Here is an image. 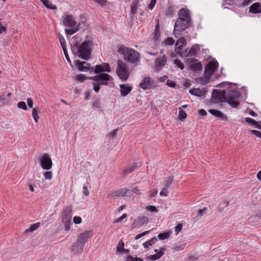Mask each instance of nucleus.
<instances>
[{"mask_svg": "<svg viewBox=\"0 0 261 261\" xmlns=\"http://www.w3.org/2000/svg\"><path fill=\"white\" fill-rule=\"evenodd\" d=\"M95 3L100 5L101 6H104L107 5L108 1L107 0H92Z\"/></svg>", "mask_w": 261, "mask_h": 261, "instance_id": "09e8293b", "label": "nucleus"}, {"mask_svg": "<svg viewBox=\"0 0 261 261\" xmlns=\"http://www.w3.org/2000/svg\"><path fill=\"white\" fill-rule=\"evenodd\" d=\"M139 3V0L134 1L131 5V13L133 15L137 13V7Z\"/></svg>", "mask_w": 261, "mask_h": 261, "instance_id": "bb28decb", "label": "nucleus"}, {"mask_svg": "<svg viewBox=\"0 0 261 261\" xmlns=\"http://www.w3.org/2000/svg\"><path fill=\"white\" fill-rule=\"evenodd\" d=\"M9 98H7L4 93L0 95V107H3L8 105L9 103Z\"/></svg>", "mask_w": 261, "mask_h": 261, "instance_id": "c85d7f7f", "label": "nucleus"}, {"mask_svg": "<svg viewBox=\"0 0 261 261\" xmlns=\"http://www.w3.org/2000/svg\"><path fill=\"white\" fill-rule=\"evenodd\" d=\"M227 102L231 107L233 108H238L240 105V103L233 99H226Z\"/></svg>", "mask_w": 261, "mask_h": 261, "instance_id": "7c9ffc66", "label": "nucleus"}, {"mask_svg": "<svg viewBox=\"0 0 261 261\" xmlns=\"http://www.w3.org/2000/svg\"><path fill=\"white\" fill-rule=\"evenodd\" d=\"M158 241V239L156 237H153L151 239L146 241L143 244V245L145 248H148L149 246H151L155 242Z\"/></svg>", "mask_w": 261, "mask_h": 261, "instance_id": "cd10ccee", "label": "nucleus"}, {"mask_svg": "<svg viewBox=\"0 0 261 261\" xmlns=\"http://www.w3.org/2000/svg\"><path fill=\"white\" fill-rule=\"evenodd\" d=\"M225 93L226 92L224 90H213L212 94V102L217 103L226 101Z\"/></svg>", "mask_w": 261, "mask_h": 261, "instance_id": "423d86ee", "label": "nucleus"}, {"mask_svg": "<svg viewBox=\"0 0 261 261\" xmlns=\"http://www.w3.org/2000/svg\"><path fill=\"white\" fill-rule=\"evenodd\" d=\"M75 65L79 70L81 71H87L89 69L92 71L94 69L93 67L90 68V64L86 63L85 61L77 60L75 62Z\"/></svg>", "mask_w": 261, "mask_h": 261, "instance_id": "9b49d317", "label": "nucleus"}, {"mask_svg": "<svg viewBox=\"0 0 261 261\" xmlns=\"http://www.w3.org/2000/svg\"><path fill=\"white\" fill-rule=\"evenodd\" d=\"M72 211V206L69 205L67 206L62 212V220L64 225L65 230L66 231H68L70 229Z\"/></svg>", "mask_w": 261, "mask_h": 261, "instance_id": "39448f33", "label": "nucleus"}, {"mask_svg": "<svg viewBox=\"0 0 261 261\" xmlns=\"http://www.w3.org/2000/svg\"><path fill=\"white\" fill-rule=\"evenodd\" d=\"M116 73L121 80L126 81L129 75V72L125 63L122 60H119L117 61Z\"/></svg>", "mask_w": 261, "mask_h": 261, "instance_id": "20e7f679", "label": "nucleus"}, {"mask_svg": "<svg viewBox=\"0 0 261 261\" xmlns=\"http://www.w3.org/2000/svg\"><path fill=\"white\" fill-rule=\"evenodd\" d=\"M149 221L148 218L146 216H140L134 221V227H140L144 224H147Z\"/></svg>", "mask_w": 261, "mask_h": 261, "instance_id": "2eb2a0df", "label": "nucleus"}, {"mask_svg": "<svg viewBox=\"0 0 261 261\" xmlns=\"http://www.w3.org/2000/svg\"><path fill=\"white\" fill-rule=\"evenodd\" d=\"M79 30V25L76 27L72 29H66L65 33L67 35H72Z\"/></svg>", "mask_w": 261, "mask_h": 261, "instance_id": "473e14b6", "label": "nucleus"}, {"mask_svg": "<svg viewBox=\"0 0 261 261\" xmlns=\"http://www.w3.org/2000/svg\"><path fill=\"white\" fill-rule=\"evenodd\" d=\"M191 18L189 10L185 8L181 9L174 27L173 34L175 37L180 36L183 31L191 25Z\"/></svg>", "mask_w": 261, "mask_h": 261, "instance_id": "f257e3e1", "label": "nucleus"}, {"mask_svg": "<svg viewBox=\"0 0 261 261\" xmlns=\"http://www.w3.org/2000/svg\"><path fill=\"white\" fill-rule=\"evenodd\" d=\"M167 188L164 187L163 188L161 191L160 192V195L161 196H167L168 195V191L167 189Z\"/></svg>", "mask_w": 261, "mask_h": 261, "instance_id": "bf43d9fd", "label": "nucleus"}, {"mask_svg": "<svg viewBox=\"0 0 261 261\" xmlns=\"http://www.w3.org/2000/svg\"><path fill=\"white\" fill-rule=\"evenodd\" d=\"M182 227V225L181 223H179L177 225V226L175 227V231L176 234H178L181 230Z\"/></svg>", "mask_w": 261, "mask_h": 261, "instance_id": "052dcab7", "label": "nucleus"}, {"mask_svg": "<svg viewBox=\"0 0 261 261\" xmlns=\"http://www.w3.org/2000/svg\"><path fill=\"white\" fill-rule=\"evenodd\" d=\"M187 118V114L184 110L179 108L178 118L180 120H183Z\"/></svg>", "mask_w": 261, "mask_h": 261, "instance_id": "f704fd0d", "label": "nucleus"}, {"mask_svg": "<svg viewBox=\"0 0 261 261\" xmlns=\"http://www.w3.org/2000/svg\"><path fill=\"white\" fill-rule=\"evenodd\" d=\"M218 66V64L217 61H211L209 62L205 67V77L207 79L211 77V76L214 73Z\"/></svg>", "mask_w": 261, "mask_h": 261, "instance_id": "1a4fd4ad", "label": "nucleus"}, {"mask_svg": "<svg viewBox=\"0 0 261 261\" xmlns=\"http://www.w3.org/2000/svg\"><path fill=\"white\" fill-rule=\"evenodd\" d=\"M93 85L94 86V90L95 92L97 93L100 88V85L97 82H95L94 83H93Z\"/></svg>", "mask_w": 261, "mask_h": 261, "instance_id": "4d7b16f0", "label": "nucleus"}, {"mask_svg": "<svg viewBox=\"0 0 261 261\" xmlns=\"http://www.w3.org/2000/svg\"><path fill=\"white\" fill-rule=\"evenodd\" d=\"M208 112L211 113L212 115L218 117L220 116L222 112L219 110H214V109H210L208 110Z\"/></svg>", "mask_w": 261, "mask_h": 261, "instance_id": "58836bf2", "label": "nucleus"}, {"mask_svg": "<svg viewBox=\"0 0 261 261\" xmlns=\"http://www.w3.org/2000/svg\"><path fill=\"white\" fill-rule=\"evenodd\" d=\"M174 63L175 65L177 66L178 68H179L181 70L184 69V65L182 64V63L178 60V59H176L174 60Z\"/></svg>", "mask_w": 261, "mask_h": 261, "instance_id": "79ce46f5", "label": "nucleus"}, {"mask_svg": "<svg viewBox=\"0 0 261 261\" xmlns=\"http://www.w3.org/2000/svg\"><path fill=\"white\" fill-rule=\"evenodd\" d=\"M84 245L82 243L76 241L71 246V251L74 254H81L83 250Z\"/></svg>", "mask_w": 261, "mask_h": 261, "instance_id": "4468645a", "label": "nucleus"}, {"mask_svg": "<svg viewBox=\"0 0 261 261\" xmlns=\"http://www.w3.org/2000/svg\"><path fill=\"white\" fill-rule=\"evenodd\" d=\"M150 231V230H148V231H144V232H143L142 233H141L138 234L136 237L135 239L136 240H138V239L141 238V237L144 236L145 235L149 233Z\"/></svg>", "mask_w": 261, "mask_h": 261, "instance_id": "680f3d73", "label": "nucleus"}, {"mask_svg": "<svg viewBox=\"0 0 261 261\" xmlns=\"http://www.w3.org/2000/svg\"><path fill=\"white\" fill-rule=\"evenodd\" d=\"M245 121L252 125L257 124V122L256 121L249 117L246 118L245 119Z\"/></svg>", "mask_w": 261, "mask_h": 261, "instance_id": "864d4df0", "label": "nucleus"}, {"mask_svg": "<svg viewBox=\"0 0 261 261\" xmlns=\"http://www.w3.org/2000/svg\"><path fill=\"white\" fill-rule=\"evenodd\" d=\"M40 113V111L39 108L38 107H35L33 108L32 115V117L35 120V121L37 123L39 119V114Z\"/></svg>", "mask_w": 261, "mask_h": 261, "instance_id": "393cba45", "label": "nucleus"}, {"mask_svg": "<svg viewBox=\"0 0 261 261\" xmlns=\"http://www.w3.org/2000/svg\"><path fill=\"white\" fill-rule=\"evenodd\" d=\"M59 39L62 47H66V41L65 39L63 36L60 34H59Z\"/></svg>", "mask_w": 261, "mask_h": 261, "instance_id": "c03bdc74", "label": "nucleus"}, {"mask_svg": "<svg viewBox=\"0 0 261 261\" xmlns=\"http://www.w3.org/2000/svg\"><path fill=\"white\" fill-rule=\"evenodd\" d=\"M40 1L48 9L51 10H56L57 9L56 6L53 5L48 0H40Z\"/></svg>", "mask_w": 261, "mask_h": 261, "instance_id": "a878e982", "label": "nucleus"}, {"mask_svg": "<svg viewBox=\"0 0 261 261\" xmlns=\"http://www.w3.org/2000/svg\"><path fill=\"white\" fill-rule=\"evenodd\" d=\"M118 130V128L114 129L109 134V137L111 138L115 137L116 135Z\"/></svg>", "mask_w": 261, "mask_h": 261, "instance_id": "774afa93", "label": "nucleus"}, {"mask_svg": "<svg viewBox=\"0 0 261 261\" xmlns=\"http://www.w3.org/2000/svg\"><path fill=\"white\" fill-rule=\"evenodd\" d=\"M93 71L96 74L102 73V72L105 71L102 68L101 64L96 65Z\"/></svg>", "mask_w": 261, "mask_h": 261, "instance_id": "e433bc0d", "label": "nucleus"}, {"mask_svg": "<svg viewBox=\"0 0 261 261\" xmlns=\"http://www.w3.org/2000/svg\"><path fill=\"white\" fill-rule=\"evenodd\" d=\"M124 243L122 240H120L118 242V244L117 246V251L120 252L121 251L122 248L124 247Z\"/></svg>", "mask_w": 261, "mask_h": 261, "instance_id": "37998d69", "label": "nucleus"}, {"mask_svg": "<svg viewBox=\"0 0 261 261\" xmlns=\"http://www.w3.org/2000/svg\"><path fill=\"white\" fill-rule=\"evenodd\" d=\"M196 52V49L193 47L190 49L189 51L188 52V53L187 54V56L188 57H193L195 56Z\"/></svg>", "mask_w": 261, "mask_h": 261, "instance_id": "5fc2aeb1", "label": "nucleus"}, {"mask_svg": "<svg viewBox=\"0 0 261 261\" xmlns=\"http://www.w3.org/2000/svg\"><path fill=\"white\" fill-rule=\"evenodd\" d=\"M196 60L192 62L190 65V68L194 71H199L202 68V64L200 62L195 63Z\"/></svg>", "mask_w": 261, "mask_h": 261, "instance_id": "b1692460", "label": "nucleus"}, {"mask_svg": "<svg viewBox=\"0 0 261 261\" xmlns=\"http://www.w3.org/2000/svg\"><path fill=\"white\" fill-rule=\"evenodd\" d=\"M139 86L144 90L150 89L151 85L150 77H145L142 82L140 83Z\"/></svg>", "mask_w": 261, "mask_h": 261, "instance_id": "6ab92c4d", "label": "nucleus"}, {"mask_svg": "<svg viewBox=\"0 0 261 261\" xmlns=\"http://www.w3.org/2000/svg\"><path fill=\"white\" fill-rule=\"evenodd\" d=\"M174 180V178L173 176H169L167 178V180L164 181V186L165 188H169L171 185L172 184L173 181Z\"/></svg>", "mask_w": 261, "mask_h": 261, "instance_id": "c9c22d12", "label": "nucleus"}, {"mask_svg": "<svg viewBox=\"0 0 261 261\" xmlns=\"http://www.w3.org/2000/svg\"><path fill=\"white\" fill-rule=\"evenodd\" d=\"M170 236V234L168 232L161 233L158 234V238L160 240H164L168 239Z\"/></svg>", "mask_w": 261, "mask_h": 261, "instance_id": "ea45409f", "label": "nucleus"}, {"mask_svg": "<svg viewBox=\"0 0 261 261\" xmlns=\"http://www.w3.org/2000/svg\"><path fill=\"white\" fill-rule=\"evenodd\" d=\"M150 231V230H148V231H144V232H143L142 233H141L138 234L136 237L135 239L136 240H138V239L141 238V237L144 236L145 235L149 233Z\"/></svg>", "mask_w": 261, "mask_h": 261, "instance_id": "e2e57ef3", "label": "nucleus"}, {"mask_svg": "<svg viewBox=\"0 0 261 261\" xmlns=\"http://www.w3.org/2000/svg\"><path fill=\"white\" fill-rule=\"evenodd\" d=\"M167 62V57L163 55L161 58H156L154 61V68L156 71H159L165 66Z\"/></svg>", "mask_w": 261, "mask_h": 261, "instance_id": "9d476101", "label": "nucleus"}, {"mask_svg": "<svg viewBox=\"0 0 261 261\" xmlns=\"http://www.w3.org/2000/svg\"><path fill=\"white\" fill-rule=\"evenodd\" d=\"M166 84L170 87H174L176 85L175 82L171 80H167Z\"/></svg>", "mask_w": 261, "mask_h": 261, "instance_id": "338daca9", "label": "nucleus"}, {"mask_svg": "<svg viewBox=\"0 0 261 261\" xmlns=\"http://www.w3.org/2000/svg\"><path fill=\"white\" fill-rule=\"evenodd\" d=\"M139 165L137 163H133L132 164L129 165L128 166L126 167V168L123 171V174L124 175H127V174L132 173L135 169L138 168Z\"/></svg>", "mask_w": 261, "mask_h": 261, "instance_id": "4be33fe9", "label": "nucleus"}, {"mask_svg": "<svg viewBox=\"0 0 261 261\" xmlns=\"http://www.w3.org/2000/svg\"><path fill=\"white\" fill-rule=\"evenodd\" d=\"M118 52L123 55L124 60L135 65L140 62V54L137 51L121 45L118 49Z\"/></svg>", "mask_w": 261, "mask_h": 261, "instance_id": "7ed1b4c3", "label": "nucleus"}, {"mask_svg": "<svg viewBox=\"0 0 261 261\" xmlns=\"http://www.w3.org/2000/svg\"><path fill=\"white\" fill-rule=\"evenodd\" d=\"M17 107L20 108V109H22L24 110H27V105H26V103L24 101H20V102H19L18 103H17Z\"/></svg>", "mask_w": 261, "mask_h": 261, "instance_id": "de8ad7c7", "label": "nucleus"}, {"mask_svg": "<svg viewBox=\"0 0 261 261\" xmlns=\"http://www.w3.org/2000/svg\"><path fill=\"white\" fill-rule=\"evenodd\" d=\"M132 194H136L137 195H141V192H139V190L137 187H134L130 189Z\"/></svg>", "mask_w": 261, "mask_h": 261, "instance_id": "69168bd1", "label": "nucleus"}, {"mask_svg": "<svg viewBox=\"0 0 261 261\" xmlns=\"http://www.w3.org/2000/svg\"><path fill=\"white\" fill-rule=\"evenodd\" d=\"M63 23L65 26L72 27L76 25V22L72 15H67L63 17Z\"/></svg>", "mask_w": 261, "mask_h": 261, "instance_id": "ddd939ff", "label": "nucleus"}, {"mask_svg": "<svg viewBox=\"0 0 261 261\" xmlns=\"http://www.w3.org/2000/svg\"><path fill=\"white\" fill-rule=\"evenodd\" d=\"M154 34V37L156 38V39H158V37L160 36V27L159 25V20H158V22L156 24L155 28L154 29V31L153 32Z\"/></svg>", "mask_w": 261, "mask_h": 261, "instance_id": "2f4dec72", "label": "nucleus"}, {"mask_svg": "<svg viewBox=\"0 0 261 261\" xmlns=\"http://www.w3.org/2000/svg\"><path fill=\"white\" fill-rule=\"evenodd\" d=\"M160 249V250L159 251L157 249H155L154 252L156 253L154 254L150 255V256H148L147 258L151 260H155L161 258L164 254V252L163 251V250H164L165 248L163 247H161Z\"/></svg>", "mask_w": 261, "mask_h": 261, "instance_id": "dca6fc26", "label": "nucleus"}, {"mask_svg": "<svg viewBox=\"0 0 261 261\" xmlns=\"http://www.w3.org/2000/svg\"><path fill=\"white\" fill-rule=\"evenodd\" d=\"M174 13V9L172 7L169 6L167 8L165 11V15L166 16H172Z\"/></svg>", "mask_w": 261, "mask_h": 261, "instance_id": "a19ab883", "label": "nucleus"}, {"mask_svg": "<svg viewBox=\"0 0 261 261\" xmlns=\"http://www.w3.org/2000/svg\"><path fill=\"white\" fill-rule=\"evenodd\" d=\"M186 44V40L185 39L184 37H180L176 41L175 46L176 48L175 50L177 53H178V51H180L182 48V46Z\"/></svg>", "mask_w": 261, "mask_h": 261, "instance_id": "5701e85b", "label": "nucleus"}, {"mask_svg": "<svg viewBox=\"0 0 261 261\" xmlns=\"http://www.w3.org/2000/svg\"><path fill=\"white\" fill-rule=\"evenodd\" d=\"M90 79L97 82L101 86L108 85L109 81L113 80V77L108 73H100L98 75L91 77Z\"/></svg>", "mask_w": 261, "mask_h": 261, "instance_id": "0eeeda50", "label": "nucleus"}, {"mask_svg": "<svg viewBox=\"0 0 261 261\" xmlns=\"http://www.w3.org/2000/svg\"><path fill=\"white\" fill-rule=\"evenodd\" d=\"M40 166L43 170H49L52 168L53 163L51 158L47 153H45L39 159Z\"/></svg>", "mask_w": 261, "mask_h": 261, "instance_id": "6e6552de", "label": "nucleus"}, {"mask_svg": "<svg viewBox=\"0 0 261 261\" xmlns=\"http://www.w3.org/2000/svg\"><path fill=\"white\" fill-rule=\"evenodd\" d=\"M250 133L256 136L261 138V132L256 130H251Z\"/></svg>", "mask_w": 261, "mask_h": 261, "instance_id": "0e129e2a", "label": "nucleus"}, {"mask_svg": "<svg viewBox=\"0 0 261 261\" xmlns=\"http://www.w3.org/2000/svg\"><path fill=\"white\" fill-rule=\"evenodd\" d=\"M93 43L91 41H85L79 45L76 42L72 48V51L75 56L77 55L79 58L88 60L90 58Z\"/></svg>", "mask_w": 261, "mask_h": 261, "instance_id": "f03ea898", "label": "nucleus"}, {"mask_svg": "<svg viewBox=\"0 0 261 261\" xmlns=\"http://www.w3.org/2000/svg\"><path fill=\"white\" fill-rule=\"evenodd\" d=\"M186 246V244H183L179 245H176L175 247H174L173 249L174 251H179L183 250Z\"/></svg>", "mask_w": 261, "mask_h": 261, "instance_id": "3c124183", "label": "nucleus"}, {"mask_svg": "<svg viewBox=\"0 0 261 261\" xmlns=\"http://www.w3.org/2000/svg\"><path fill=\"white\" fill-rule=\"evenodd\" d=\"M101 65L105 71L109 72L111 71V68L110 65L108 63H104L101 64Z\"/></svg>", "mask_w": 261, "mask_h": 261, "instance_id": "8fccbe9b", "label": "nucleus"}, {"mask_svg": "<svg viewBox=\"0 0 261 261\" xmlns=\"http://www.w3.org/2000/svg\"><path fill=\"white\" fill-rule=\"evenodd\" d=\"M189 93L196 96H201V91L199 89H191L189 90Z\"/></svg>", "mask_w": 261, "mask_h": 261, "instance_id": "72a5a7b5", "label": "nucleus"}, {"mask_svg": "<svg viewBox=\"0 0 261 261\" xmlns=\"http://www.w3.org/2000/svg\"><path fill=\"white\" fill-rule=\"evenodd\" d=\"M120 94L121 96H126L132 91L133 87L127 84L120 85Z\"/></svg>", "mask_w": 261, "mask_h": 261, "instance_id": "f3484780", "label": "nucleus"}, {"mask_svg": "<svg viewBox=\"0 0 261 261\" xmlns=\"http://www.w3.org/2000/svg\"><path fill=\"white\" fill-rule=\"evenodd\" d=\"M92 107L93 108L100 109L101 108V103L97 100H95L93 102Z\"/></svg>", "mask_w": 261, "mask_h": 261, "instance_id": "6e6d98bb", "label": "nucleus"}, {"mask_svg": "<svg viewBox=\"0 0 261 261\" xmlns=\"http://www.w3.org/2000/svg\"><path fill=\"white\" fill-rule=\"evenodd\" d=\"M92 236L91 231H85L81 233L77 238V241L82 243L84 245L88 242V239Z\"/></svg>", "mask_w": 261, "mask_h": 261, "instance_id": "f8f14e48", "label": "nucleus"}, {"mask_svg": "<svg viewBox=\"0 0 261 261\" xmlns=\"http://www.w3.org/2000/svg\"><path fill=\"white\" fill-rule=\"evenodd\" d=\"M44 176L46 179L50 180L53 178V173L51 171H46L44 173Z\"/></svg>", "mask_w": 261, "mask_h": 261, "instance_id": "49530a36", "label": "nucleus"}, {"mask_svg": "<svg viewBox=\"0 0 261 261\" xmlns=\"http://www.w3.org/2000/svg\"><path fill=\"white\" fill-rule=\"evenodd\" d=\"M240 93L238 91L236 90H230L228 92L226 99L236 100L240 97Z\"/></svg>", "mask_w": 261, "mask_h": 261, "instance_id": "412c9836", "label": "nucleus"}, {"mask_svg": "<svg viewBox=\"0 0 261 261\" xmlns=\"http://www.w3.org/2000/svg\"><path fill=\"white\" fill-rule=\"evenodd\" d=\"M40 223H36L35 224H32L30 228L26 230L27 232L33 231L37 229L40 226Z\"/></svg>", "mask_w": 261, "mask_h": 261, "instance_id": "4c0bfd02", "label": "nucleus"}, {"mask_svg": "<svg viewBox=\"0 0 261 261\" xmlns=\"http://www.w3.org/2000/svg\"><path fill=\"white\" fill-rule=\"evenodd\" d=\"M62 49L63 50V51H64V55H65V56L66 57V60H67L68 63L72 66L71 61V60L70 59V58H69V57L68 56L66 47H62Z\"/></svg>", "mask_w": 261, "mask_h": 261, "instance_id": "a18cd8bd", "label": "nucleus"}, {"mask_svg": "<svg viewBox=\"0 0 261 261\" xmlns=\"http://www.w3.org/2000/svg\"><path fill=\"white\" fill-rule=\"evenodd\" d=\"M132 195L130 189L126 188L121 189L116 192V196H126L130 197Z\"/></svg>", "mask_w": 261, "mask_h": 261, "instance_id": "a211bd4d", "label": "nucleus"}, {"mask_svg": "<svg viewBox=\"0 0 261 261\" xmlns=\"http://www.w3.org/2000/svg\"><path fill=\"white\" fill-rule=\"evenodd\" d=\"M249 12L253 14L261 13V5L259 3H255L251 5L249 8Z\"/></svg>", "mask_w": 261, "mask_h": 261, "instance_id": "aec40b11", "label": "nucleus"}, {"mask_svg": "<svg viewBox=\"0 0 261 261\" xmlns=\"http://www.w3.org/2000/svg\"><path fill=\"white\" fill-rule=\"evenodd\" d=\"M73 222L76 224H80L82 222V219L79 216H75L73 217Z\"/></svg>", "mask_w": 261, "mask_h": 261, "instance_id": "13d9d810", "label": "nucleus"}, {"mask_svg": "<svg viewBox=\"0 0 261 261\" xmlns=\"http://www.w3.org/2000/svg\"><path fill=\"white\" fill-rule=\"evenodd\" d=\"M175 41L172 37H168L166 38L163 41L164 46H170L174 44Z\"/></svg>", "mask_w": 261, "mask_h": 261, "instance_id": "c756f323", "label": "nucleus"}, {"mask_svg": "<svg viewBox=\"0 0 261 261\" xmlns=\"http://www.w3.org/2000/svg\"><path fill=\"white\" fill-rule=\"evenodd\" d=\"M86 79V76L84 74H79L76 77V80L79 82H82Z\"/></svg>", "mask_w": 261, "mask_h": 261, "instance_id": "603ef678", "label": "nucleus"}]
</instances>
